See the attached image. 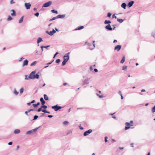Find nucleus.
<instances>
[{"label": "nucleus", "mask_w": 155, "mask_h": 155, "mask_svg": "<svg viewBox=\"0 0 155 155\" xmlns=\"http://www.w3.org/2000/svg\"><path fill=\"white\" fill-rule=\"evenodd\" d=\"M44 98L45 100H48L49 99L48 96L45 94L44 95Z\"/></svg>", "instance_id": "obj_20"}, {"label": "nucleus", "mask_w": 155, "mask_h": 155, "mask_svg": "<svg viewBox=\"0 0 155 155\" xmlns=\"http://www.w3.org/2000/svg\"><path fill=\"white\" fill-rule=\"evenodd\" d=\"M38 116H37V115H35L34 117V118L33 119V120H36V119H37V118L38 117Z\"/></svg>", "instance_id": "obj_40"}, {"label": "nucleus", "mask_w": 155, "mask_h": 155, "mask_svg": "<svg viewBox=\"0 0 155 155\" xmlns=\"http://www.w3.org/2000/svg\"><path fill=\"white\" fill-rule=\"evenodd\" d=\"M36 72L35 71H34L31 72L30 75L29 76H28V78L31 79H34V77L35 74Z\"/></svg>", "instance_id": "obj_2"}, {"label": "nucleus", "mask_w": 155, "mask_h": 155, "mask_svg": "<svg viewBox=\"0 0 155 155\" xmlns=\"http://www.w3.org/2000/svg\"><path fill=\"white\" fill-rule=\"evenodd\" d=\"M52 2L51 1H49L48 2L45 3L43 5L42 7H47L50 6Z\"/></svg>", "instance_id": "obj_4"}, {"label": "nucleus", "mask_w": 155, "mask_h": 155, "mask_svg": "<svg viewBox=\"0 0 155 155\" xmlns=\"http://www.w3.org/2000/svg\"><path fill=\"white\" fill-rule=\"evenodd\" d=\"M28 61L27 60H25L23 62V66H24L25 65H27L28 64Z\"/></svg>", "instance_id": "obj_12"}, {"label": "nucleus", "mask_w": 155, "mask_h": 155, "mask_svg": "<svg viewBox=\"0 0 155 155\" xmlns=\"http://www.w3.org/2000/svg\"><path fill=\"white\" fill-rule=\"evenodd\" d=\"M125 125L126 126L125 128V130H127L129 129L130 128V126H131L130 125V124L128 122H126L125 123Z\"/></svg>", "instance_id": "obj_8"}, {"label": "nucleus", "mask_w": 155, "mask_h": 155, "mask_svg": "<svg viewBox=\"0 0 155 155\" xmlns=\"http://www.w3.org/2000/svg\"><path fill=\"white\" fill-rule=\"evenodd\" d=\"M145 90L144 89H142L141 90V92H145Z\"/></svg>", "instance_id": "obj_60"}, {"label": "nucleus", "mask_w": 155, "mask_h": 155, "mask_svg": "<svg viewBox=\"0 0 155 155\" xmlns=\"http://www.w3.org/2000/svg\"><path fill=\"white\" fill-rule=\"evenodd\" d=\"M47 106L46 105H43V106H41V108H43L45 109H46L47 108Z\"/></svg>", "instance_id": "obj_41"}, {"label": "nucleus", "mask_w": 155, "mask_h": 155, "mask_svg": "<svg viewBox=\"0 0 155 155\" xmlns=\"http://www.w3.org/2000/svg\"><path fill=\"white\" fill-rule=\"evenodd\" d=\"M152 111L153 114L155 112V106H154L152 109Z\"/></svg>", "instance_id": "obj_28"}, {"label": "nucleus", "mask_w": 155, "mask_h": 155, "mask_svg": "<svg viewBox=\"0 0 155 155\" xmlns=\"http://www.w3.org/2000/svg\"><path fill=\"white\" fill-rule=\"evenodd\" d=\"M121 46L120 45H117L114 48H121Z\"/></svg>", "instance_id": "obj_31"}, {"label": "nucleus", "mask_w": 155, "mask_h": 155, "mask_svg": "<svg viewBox=\"0 0 155 155\" xmlns=\"http://www.w3.org/2000/svg\"><path fill=\"white\" fill-rule=\"evenodd\" d=\"M90 70L91 71H92L93 70V68L91 66L90 67Z\"/></svg>", "instance_id": "obj_57"}, {"label": "nucleus", "mask_w": 155, "mask_h": 155, "mask_svg": "<svg viewBox=\"0 0 155 155\" xmlns=\"http://www.w3.org/2000/svg\"><path fill=\"white\" fill-rule=\"evenodd\" d=\"M42 108H41V107L40 108H39L38 109V112H40V111H41V110H42Z\"/></svg>", "instance_id": "obj_45"}, {"label": "nucleus", "mask_w": 155, "mask_h": 155, "mask_svg": "<svg viewBox=\"0 0 155 155\" xmlns=\"http://www.w3.org/2000/svg\"><path fill=\"white\" fill-rule=\"evenodd\" d=\"M25 6L27 9H28L30 8L31 5L30 3H25Z\"/></svg>", "instance_id": "obj_6"}, {"label": "nucleus", "mask_w": 155, "mask_h": 155, "mask_svg": "<svg viewBox=\"0 0 155 155\" xmlns=\"http://www.w3.org/2000/svg\"><path fill=\"white\" fill-rule=\"evenodd\" d=\"M39 75L38 74H35L34 79L35 78L38 79L39 78Z\"/></svg>", "instance_id": "obj_22"}, {"label": "nucleus", "mask_w": 155, "mask_h": 155, "mask_svg": "<svg viewBox=\"0 0 155 155\" xmlns=\"http://www.w3.org/2000/svg\"><path fill=\"white\" fill-rule=\"evenodd\" d=\"M67 84V83H63V85L64 86H65V85H66Z\"/></svg>", "instance_id": "obj_59"}, {"label": "nucleus", "mask_w": 155, "mask_h": 155, "mask_svg": "<svg viewBox=\"0 0 155 155\" xmlns=\"http://www.w3.org/2000/svg\"><path fill=\"white\" fill-rule=\"evenodd\" d=\"M94 71L95 72H97L98 71V70L97 69H94Z\"/></svg>", "instance_id": "obj_56"}, {"label": "nucleus", "mask_w": 155, "mask_h": 155, "mask_svg": "<svg viewBox=\"0 0 155 155\" xmlns=\"http://www.w3.org/2000/svg\"><path fill=\"white\" fill-rule=\"evenodd\" d=\"M33 110H34L33 109H31L30 110H28V112H30L31 111H33Z\"/></svg>", "instance_id": "obj_52"}, {"label": "nucleus", "mask_w": 155, "mask_h": 155, "mask_svg": "<svg viewBox=\"0 0 155 155\" xmlns=\"http://www.w3.org/2000/svg\"><path fill=\"white\" fill-rule=\"evenodd\" d=\"M50 46V45H47V46H41V48H48Z\"/></svg>", "instance_id": "obj_24"}, {"label": "nucleus", "mask_w": 155, "mask_h": 155, "mask_svg": "<svg viewBox=\"0 0 155 155\" xmlns=\"http://www.w3.org/2000/svg\"><path fill=\"white\" fill-rule=\"evenodd\" d=\"M57 18H58V17H57V16L56 17H53L51 19H50V21L54 20L56 19Z\"/></svg>", "instance_id": "obj_32"}, {"label": "nucleus", "mask_w": 155, "mask_h": 155, "mask_svg": "<svg viewBox=\"0 0 155 155\" xmlns=\"http://www.w3.org/2000/svg\"><path fill=\"white\" fill-rule=\"evenodd\" d=\"M127 67L126 66H124L123 67V69L124 70H127Z\"/></svg>", "instance_id": "obj_43"}, {"label": "nucleus", "mask_w": 155, "mask_h": 155, "mask_svg": "<svg viewBox=\"0 0 155 155\" xmlns=\"http://www.w3.org/2000/svg\"><path fill=\"white\" fill-rule=\"evenodd\" d=\"M32 103H31V102H30V103H27V105H30Z\"/></svg>", "instance_id": "obj_62"}, {"label": "nucleus", "mask_w": 155, "mask_h": 155, "mask_svg": "<svg viewBox=\"0 0 155 155\" xmlns=\"http://www.w3.org/2000/svg\"><path fill=\"white\" fill-rule=\"evenodd\" d=\"M35 102V100H33V101H31V103H34Z\"/></svg>", "instance_id": "obj_61"}, {"label": "nucleus", "mask_w": 155, "mask_h": 155, "mask_svg": "<svg viewBox=\"0 0 155 155\" xmlns=\"http://www.w3.org/2000/svg\"><path fill=\"white\" fill-rule=\"evenodd\" d=\"M41 111L44 112L45 113H47L48 114L50 113V112H49L47 111V110H41Z\"/></svg>", "instance_id": "obj_27"}, {"label": "nucleus", "mask_w": 155, "mask_h": 155, "mask_svg": "<svg viewBox=\"0 0 155 155\" xmlns=\"http://www.w3.org/2000/svg\"><path fill=\"white\" fill-rule=\"evenodd\" d=\"M120 95L121 96V99H123V96H122V95L121 94H120Z\"/></svg>", "instance_id": "obj_55"}, {"label": "nucleus", "mask_w": 155, "mask_h": 155, "mask_svg": "<svg viewBox=\"0 0 155 155\" xmlns=\"http://www.w3.org/2000/svg\"><path fill=\"white\" fill-rule=\"evenodd\" d=\"M24 89L23 88H21L20 90V94H22L23 92Z\"/></svg>", "instance_id": "obj_35"}, {"label": "nucleus", "mask_w": 155, "mask_h": 155, "mask_svg": "<svg viewBox=\"0 0 155 155\" xmlns=\"http://www.w3.org/2000/svg\"><path fill=\"white\" fill-rule=\"evenodd\" d=\"M32 132V130L28 131L27 132V134H31Z\"/></svg>", "instance_id": "obj_46"}, {"label": "nucleus", "mask_w": 155, "mask_h": 155, "mask_svg": "<svg viewBox=\"0 0 155 155\" xmlns=\"http://www.w3.org/2000/svg\"><path fill=\"white\" fill-rule=\"evenodd\" d=\"M134 2L133 1H131L129 2L127 4V6L128 7L130 8L134 4Z\"/></svg>", "instance_id": "obj_10"}, {"label": "nucleus", "mask_w": 155, "mask_h": 155, "mask_svg": "<svg viewBox=\"0 0 155 155\" xmlns=\"http://www.w3.org/2000/svg\"><path fill=\"white\" fill-rule=\"evenodd\" d=\"M51 107L53 109H54L55 111H57L62 108L61 107L58 106L57 105L55 106H52Z\"/></svg>", "instance_id": "obj_3"}, {"label": "nucleus", "mask_w": 155, "mask_h": 155, "mask_svg": "<svg viewBox=\"0 0 155 155\" xmlns=\"http://www.w3.org/2000/svg\"><path fill=\"white\" fill-rule=\"evenodd\" d=\"M40 101L41 102V104L43 105L45 103V101L44 100L43 97H41L40 98Z\"/></svg>", "instance_id": "obj_13"}, {"label": "nucleus", "mask_w": 155, "mask_h": 155, "mask_svg": "<svg viewBox=\"0 0 155 155\" xmlns=\"http://www.w3.org/2000/svg\"><path fill=\"white\" fill-rule=\"evenodd\" d=\"M72 132L70 131V130H69L68 131V132L67 133V135H68V134H69L71 133Z\"/></svg>", "instance_id": "obj_50"}, {"label": "nucleus", "mask_w": 155, "mask_h": 155, "mask_svg": "<svg viewBox=\"0 0 155 155\" xmlns=\"http://www.w3.org/2000/svg\"><path fill=\"white\" fill-rule=\"evenodd\" d=\"M111 23V21H108L106 20L104 21V23L105 24H110Z\"/></svg>", "instance_id": "obj_26"}, {"label": "nucleus", "mask_w": 155, "mask_h": 155, "mask_svg": "<svg viewBox=\"0 0 155 155\" xmlns=\"http://www.w3.org/2000/svg\"><path fill=\"white\" fill-rule=\"evenodd\" d=\"M117 21L119 23H122L124 20L122 19H117Z\"/></svg>", "instance_id": "obj_21"}, {"label": "nucleus", "mask_w": 155, "mask_h": 155, "mask_svg": "<svg viewBox=\"0 0 155 155\" xmlns=\"http://www.w3.org/2000/svg\"><path fill=\"white\" fill-rule=\"evenodd\" d=\"M67 62V61L64 60L62 62V65L63 66L64 65L66 64Z\"/></svg>", "instance_id": "obj_34"}, {"label": "nucleus", "mask_w": 155, "mask_h": 155, "mask_svg": "<svg viewBox=\"0 0 155 155\" xmlns=\"http://www.w3.org/2000/svg\"><path fill=\"white\" fill-rule=\"evenodd\" d=\"M42 41V39L41 38H39L37 40V42L38 44L40 42Z\"/></svg>", "instance_id": "obj_18"}, {"label": "nucleus", "mask_w": 155, "mask_h": 155, "mask_svg": "<svg viewBox=\"0 0 155 155\" xmlns=\"http://www.w3.org/2000/svg\"><path fill=\"white\" fill-rule=\"evenodd\" d=\"M92 132V130L91 129H89L88 130L85 132L84 134V136H86L90 134Z\"/></svg>", "instance_id": "obj_7"}, {"label": "nucleus", "mask_w": 155, "mask_h": 155, "mask_svg": "<svg viewBox=\"0 0 155 155\" xmlns=\"http://www.w3.org/2000/svg\"><path fill=\"white\" fill-rule=\"evenodd\" d=\"M56 31H58L59 30L56 28H55V30L53 29L52 31H46V32L50 35H52L56 32Z\"/></svg>", "instance_id": "obj_1"}, {"label": "nucleus", "mask_w": 155, "mask_h": 155, "mask_svg": "<svg viewBox=\"0 0 155 155\" xmlns=\"http://www.w3.org/2000/svg\"><path fill=\"white\" fill-rule=\"evenodd\" d=\"M35 15L37 17H38L39 15V13L38 12H37V13L35 14Z\"/></svg>", "instance_id": "obj_48"}, {"label": "nucleus", "mask_w": 155, "mask_h": 155, "mask_svg": "<svg viewBox=\"0 0 155 155\" xmlns=\"http://www.w3.org/2000/svg\"><path fill=\"white\" fill-rule=\"evenodd\" d=\"M14 93L17 95L18 94V92L16 90H15L14 91Z\"/></svg>", "instance_id": "obj_39"}, {"label": "nucleus", "mask_w": 155, "mask_h": 155, "mask_svg": "<svg viewBox=\"0 0 155 155\" xmlns=\"http://www.w3.org/2000/svg\"><path fill=\"white\" fill-rule=\"evenodd\" d=\"M126 6H127L126 4L125 3H123L122 4L121 6L122 8H123L124 9H125Z\"/></svg>", "instance_id": "obj_16"}, {"label": "nucleus", "mask_w": 155, "mask_h": 155, "mask_svg": "<svg viewBox=\"0 0 155 155\" xmlns=\"http://www.w3.org/2000/svg\"><path fill=\"white\" fill-rule=\"evenodd\" d=\"M105 28L110 31H112L113 30V29L111 28L110 24H108L107 26H106L105 27Z\"/></svg>", "instance_id": "obj_9"}, {"label": "nucleus", "mask_w": 155, "mask_h": 155, "mask_svg": "<svg viewBox=\"0 0 155 155\" xmlns=\"http://www.w3.org/2000/svg\"><path fill=\"white\" fill-rule=\"evenodd\" d=\"M125 57H124L120 61V63L122 64L125 61Z\"/></svg>", "instance_id": "obj_25"}, {"label": "nucleus", "mask_w": 155, "mask_h": 155, "mask_svg": "<svg viewBox=\"0 0 155 155\" xmlns=\"http://www.w3.org/2000/svg\"><path fill=\"white\" fill-rule=\"evenodd\" d=\"M36 61H35L33 62H32L31 64V66H32L35 65L36 64Z\"/></svg>", "instance_id": "obj_30"}, {"label": "nucleus", "mask_w": 155, "mask_h": 155, "mask_svg": "<svg viewBox=\"0 0 155 155\" xmlns=\"http://www.w3.org/2000/svg\"><path fill=\"white\" fill-rule=\"evenodd\" d=\"M107 137H105V142L106 143L107 142Z\"/></svg>", "instance_id": "obj_47"}, {"label": "nucleus", "mask_w": 155, "mask_h": 155, "mask_svg": "<svg viewBox=\"0 0 155 155\" xmlns=\"http://www.w3.org/2000/svg\"><path fill=\"white\" fill-rule=\"evenodd\" d=\"M15 3V2L14 1V0H11L10 2V4H12Z\"/></svg>", "instance_id": "obj_38"}, {"label": "nucleus", "mask_w": 155, "mask_h": 155, "mask_svg": "<svg viewBox=\"0 0 155 155\" xmlns=\"http://www.w3.org/2000/svg\"><path fill=\"white\" fill-rule=\"evenodd\" d=\"M12 19V18L11 16H8L7 19V20L8 21H10Z\"/></svg>", "instance_id": "obj_23"}, {"label": "nucleus", "mask_w": 155, "mask_h": 155, "mask_svg": "<svg viewBox=\"0 0 155 155\" xmlns=\"http://www.w3.org/2000/svg\"><path fill=\"white\" fill-rule=\"evenodd\" d=\"M51 12H52L53 13H55L56 14L58 13V12L57 11H55L54 10V9L52 10H51Z\"/></svg>", "instance_id": "obj_29"}, {"label": "nucleus", "mask_w": 155, "mask_h": 155, "mask_svg": "<svg viewBox=\"0 0 155 155\" xmlns=\"http://www.w3.org/2000/svg\"><path fill=\"white\" fill-rule=\"evenodd\" d=\"M28 111H26L25 112V113L27 115H28Z\"/></svg>", "instance_id": "obj_63"}, {"label": "nucleus", "mask_w": 155, "mask_h": 155, "mask_svg": "<svg viewBox=\"0 0 155 155\" xmlns=\"http://www.w3.org/2000/svg\"><path fill=\"white\" fill-rule=\"evenodd\" d=\"M33 105L34 106V107H36L37 106V105H36V104H33Z\"/></svg>", "instance_id": "obj_54"}, {"label": "nucleus", "mask_w": 155, "mask_h": 155, "mask_svg": "<svg viewBox=\"0 0 155 155\" xmlns=\"http://www.w3.org/2000/svg\"><path fill=\"white\" fill-rule=\"evenodd\" d=\"M65 16V15H57L58 18H64Z\"/></svg>", "instance_id": "obj_11"}, {"label": "nucleus", "mask_w": 155, "mask_h": 155, "mask_svg": "<svg viewBox=\"0 0 155 155\" xmlns=\"http://www.w3.org/2000/svg\"><path fill=\"white\" fill-rule=\"evenodd\" d=\"M83 28H84V26H79L77 28H75V30H79L82 29Z\"/></svg>", "instance_id": "obj_15"}, {"label": "nucleus", "mask_w": 155, "mask_h": 155, "mask_svg": "<svg viewBox=\"0 0 155 155\" xmlns=\"http://www.w3.org/2000/svg\"><path fill=\"white\" fill-rule=\"evenodd\" d=\"M130 125L131 126H133V121L132 120L130 121V123H129Z\"/></svg>", "instance_id": "obj_36"}, {"label": "nucleus", "mask_w": 155, "mask_h": 155, "mask_svg": "<svg viewBox=\"0 0 155 155\" xmlns=\"http://www.w3.org/2000/svg\"><path fill=\"white\" fill-rule=\"evenodd\" d=\"M113 18H117V17L115 16V14H114L112 15Z\"/></svg>", "instance_id": "obj_51"}, {"label": "nucleus", "mask_w": 155, "mask_h": 155, "mask_svg": "<svg viewBox=\"0 0 155 155\" xmlns=\"http://www.w3.org/2000/svg\"><path fill=\"white\" fill-rule=\"evenodd\" d=\"M89 83L88 81L87 80H85L84 81V84H87Z\"/></svg>", "instance_id": "obj_33"}, {"label": "nucleus", "mask_w": 155, "mask_h": 155, "mask_svg": "<svg viewBox=\"0 0 155 155\" xmlns=\"http://www.w3.org/2000/svg\"><path fill=\"white\" fill-rule=\"evenodd\" d=\"M12 144V142H10L8 143V144L9 145H11Z\"/></svg>", "instance_id": "obj_53"}, {"label": "nucleus", "mask_w": 155, "mask_h": 155, "mask_svg": "<svg viewBox=\"0 0 155 155\" xmlns=\"http://www.w3.org/2000/svg\"><path fill=\"white\" fill-rule=\"evenodd\" d=\"M40 104V103L38 102L36 104V105H37V106H38Z\"/></svg>", "instance_id": "obj_64"}, {"label": "nucleus", "mask_w": 155, "mask_h": 155, "mask_svg": "<svg viewBox=\"0 0 155 155\" xmlns=\"http://www.w3.org/2000/svg\"><path fill=\"white\" fill-rule=\"evenodd\" d=\"M69 53L66 54L64 57V60L68 61L69 59Z\"/></svg>", "instance_id": "obj_5"}, {"label": "nucleus", "mask_w": 155, "mask_h": 155, "mask_svg": "<svg viewBox=\"0 0 155 155\" xmlns=\"http://www.w3.org/2000/svg\"><path fill=\"white\" fill-rule=\"evenodd\" d=\"M20 132V130L19 129H16L14 131V133L15 134H18Z\"/></svg>", "instance_id": "obj_17"}, {"label": "nucleus", "mask_w": 155, "mask_h": 155, "mask_svg": "<svg viewBox=\"0 0 155 155\" xmlns=\"http://www.w3.org/2000/svg\"><path fill=\"white\" fill-rule=\"evenodd\" d=\"M111 15V14L110 13H108L107 14V16L108 17H110Z\"/></svg>", "instance_id": "obj_49"}, {"label": "nucleus", "mask_w": 155, "mask_h": 155, "mask_svg": "<svg viewBox=\"0 0 155 155\" xmlns=\"http://www.w3.org/2000/svg\"><path fill=\"white\" fill-rule=\"evenodd\" d=\"M23 18H24L23 16H22V17H21V18H20V20L19 21V23H21L22 22V21L23 20Z\"/></svg>", "instance_id": "obj_19"}, {"label": "nucleus", "mask_w": 155, "mask_h": 155, "mask_svg": "<svg viewBox=\"0 0 155 155\" xmlns=\"http://www.w3.org/2000/svg\"><path fill=\"white\" fill-rule=\"evenodd\" d=\"M60 61V60L59 59H58L56 60V62L57 63H59Z\"/></svg>", "instance_id": "obj_44"}, {"label": "nucleus", "mask_w": 155, "mask_h": 155, "mask_svg": "<svg viewBox=\"0 0 155 155\" xmlns=\"http://www.w3.org/2000/svg\"><path fill=\"white\" fill-rule=\"evenodd\" d=\"M63 123L64 125H67L69 123L68 121H64Z\"/></svg>", "instance_id": "obj_37"}, {"label": "nucleus", "mask_w": 155, "mask_h": 155, "mask_svg": "<svg viewBox=\"0 0 155 155\" xmlns=\"http://www.w3.org/2000/svg\"><path fill=\"white\" fill-rule=\"evenodd\" d=\"M48 117H53V116L51 115H48Z\"/></svg>", "instance_id": "obj_58"}, {"label": "nucleus", "mask_w": 155, "mask_h": 155, "mask_svg": "<svg viewBox=\"0 0 155 155\" xmlns=\"http://www.w3.org/2000/svg\"><path fill=\"white\" fill-rule=\"evenodd\" d=\"M11 11L12 12V13L11 14V15L12 16H15L16 13L15 11L14 10H12Z\"/></svg>", "instance_id": "obj_14"}, {"label": "nucleus", "mask_w": 155, "mask_h": 155, "mask_svg": "<svg viewBox=\"0 0 155 155\" xmlns=\"http://www.w3.org/2000/svg\"><path fill=\"white\" fill-rule=\"evenodd\" d=\"M97 95L99 97L101 98H103L104 97L103 96L99 95L98 94H97Z\"/></svg>", "instance_id": "obj_42"}]
</instances>
